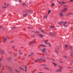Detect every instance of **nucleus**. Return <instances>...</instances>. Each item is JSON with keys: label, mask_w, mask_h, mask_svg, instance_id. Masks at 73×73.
<instances>
[{"label": "nucleus", "mask_w": 73, "mask_h": 73, "mask_svg": "<svg viewBox=\"0 0 73 73\" xmlns=\"http://www.w3.org/2000/svg\"><path fill=\"white\" fill-rule=\"evenodd\" d=\"M67 23V22H59L57 23L58 25H61L62 24H63L64 27L67 28L68 27V25H66V24Z\"/></svg>", "instance_id": "f257e3e1"}, {"label": "nucleus", "mask_w": 73, "mask_h": 73, "mask_svg": "<svg viewBox=\"0 0 73 73\" xmlns=\"http://www.w3.org/2000/svg\"><path fill=\"white\" fill-rule=\"evenodd\" d=\"M57 66H58V67H59V69H58L57 70H56V72H61V71H62V66H59V65H57Z\"/></svg>", "instance_id": "f03ea898"}, {"label": "nucleus", "mask_w": 73, "mask_h": 73, "mask_svg": "<svg viewBox=\"0 0 73 73\" xmlns=\"http://www.w3.org/2000/svg\"><path fill=\"white\" fill-rule=\"evenodd\" d=\"M67 9H68V8H64V9H63L61 11L62 12H66V11H67Z\"/></svg>", "instance_id": "7ed1b4c3"}, {"label": "nucleus", "mask_w": 73, "mask_h": 73, "mask_svg": "<svg viewBox=\"0 0 73 73\" xmlns=\"http://www.w3.org/2000/svg\"><path fill=\"white\" fill-rule=\"evenodd\" d=\"M47 41H48V40H44V42H45L46 44L47 45H48L49 46H51V45L49 43H47Z\"/></svg>", "instance_id": "20e7f679"}, {"label": "nucleus", "mask_w": 73, "mask_h": 73, "mask_svg": "<svg viewBox=\"0 0 73 73\" xmlns=\"http://www.w3.org/2000/svg\"><path fill=\"white\" fill-rule=\"evenodd\" d=\"M57 2H58V3L59 4H65L66 3L65 2H64V1H62V2L57 1Z\"/></svg>", "instance_id": "39448f33"}, {"label": "nucleus", "mask_w": 73, "mask_h": 73, "mask_svg": "<svg viewBox=\"0 0 73 73\" xmlns=\"http://www.w3.org/2000/svg\"><path fill=\"white\" fill-rule=\"evenodd\" d=\"M43 17L44 19H47V17H48V14H46V15H44L43 16Z\"/></svg>", "instance_id": "423d86ee"}, {"label": "nucleus", "mask_w": 73, "mask_h": 73, "mask_svg": "<svg viewBox=\"0 0 73 73\" xmlns=\"http://www.w3.org/2000/svg\"><path fill=\"white\" fill-rule=\"evenodd\" d=\"M38 35H39V37H44V35H42L40 34H38Z\"/></svg>", "instance_id": "0eeeda50"}, {"label": "nucleus", "mask_w": 73, "mask_h": 73, "mask_svg": "<svg viewBox=\"0 0 73 73\" xmlns=\"http://www.w3.org/2000/svg\"><path fill=\"white\" fill-rule=\"evenodd\" d=\"M59 15L60 17H62L63 16V14L62 13L59 12Z\"/></svg>", "instance_id": "6e6552de"}, {"label": "nucleus", "mask_w": 73, "mask_h": 73, "mask_svg": "<svg viewBox=\"0 0 73 73\" xmlns=\"http://www.w3.org/2000/svg\"><path fill=\"white\" fill-rule=\"evenodd\" d=\"M41 60V59H37V60H35V62H38V61H40Z\"/></svg>", "instance_id": "1a4fd4ad"}, {"label": "nucleus", "mask_w": 73, "mask_h": 73, "mask_svg": "<svg viewBox=\"0 0 73 73\" xmlns=\"http://www.w3.org/2000/svg\"><path fill=\"white\" fill-rule=\"evenodd\" d=\"M7 38H5L3 39V42H5L6 41V40H7Z\"/></svg>", "instance_id": "9d476101"}, {"label": "nucleus", "mask_w": 73, "mask_h": 73, "mask_svg": "<svg viewBox=\"0 0 73 73\" xmlns=\"http://www.w3.org/2000/svg\"><path fill=\"white\" fill-rule=\"evenodd\" d=\"M54 52H56V53L57 54V55H58H58H59V54H58V52H57V51L56 50H54Z\"/></svg>", "instance_id": "9b49d317"}, {"label": "nucleus", "mask_w": 73, "mask_h": 73, "mask_svg": "<svg viewBox=\"0 0 73 73\" xmlns=\"http://www.w3.org/2000/svg\"><path fill=\"white\" fill-rule=\"evenodd\" d=\"M0 52H1V54H3V53H4V50H1Z\"/></svg>", "instance_id": "f8f14e48"}, {"label": "nucleus", "mask_w": 73, "mask_h": 73, "mask_svg": "<svg viewBox=\"0 0 73 73\" xmlns=\"http://www.w3.org/2000/svg\"><path fill=\"white\" fill-rule=\"evenodd\" d=\"M68 47V45L66 44H65V48L66 49Z\"/></svg>", "instance_id": "ddd939ff"}, {"label": "nucleus", "mask_w": 73, "mask_h": 73, "mask_svg": "<svg viewBox=\"0 0 73 73\" xmlns=\"http://www.w3.org/2000/svg\"><path fill=\"white\" fill-rule=\"evenodd\" d=\"M46 50V49L45 48H43L42 50V52H45V50Z\"/></svg>", "instance_id": "4468645a"}, {"label": "nucleus", "mask_w": 73, "mask_h": 73, "mask_svg": "<svg viewBox=\"0 0 73 73\" xmlns=\"http://www.w3.org/2000/svg\"><path fill=\"white\" fill-rule=\"evenodd\" d=\"M72 15V13H68L66 14V16H68V15Z\"/></svg>", "instance_id": "2eb2a0df"}, {"label": "nucleus", "mask_w": 73, "mask_h": 73, "mask_svg": "<svg viewBox=\"0 0 73 73\" xmlns=\"http://www.w3.org/2000/svg\"><path fill=\"white\" fill-rule=\"evenodd\" d=\"M27 15H28V14H24L23 15V17H26V16H27Z\"/></svg>", "instance_id": "dca6fc26"}, {"label": "nucleus", "mask_w": 73, "mask_h": 73, "mask_svg": "<svg viewBox=\"0 0 73 73\" xmlns=\"http://www.w3.org/2000/svg\"><path fill=\"white\" fill-rule=\"evenodd\" d=\"M40 46H42V47H45V46H46V45L43 44H41Z\"/></svg>", "instance_id": "f3484780"}, {"label": "nucleus", "mask_w": 73, "mask_h": 73, "mask_svg": "<svg viewBox=\"0 0 73 73\" xmlns=\"http://www.w3.org/2000/svg\"><path fill=\"white\" fill-rule=\"evenodd\" d=\"M52 64H53L54 65H55V66H56L57 65V64L55 63H54V62H52Z\"/></svg>", "instance_id": "a211bd4d"}, {"label": "nucleus", "mask_w": 73, "mask_h": 73, "mask_svg": "<svg viewBox=\"0 0 73 73\" xmlns=\"http://www.w3.org/2000/svg\"><path fill=\"white\" fill-rule=\"evenodd\" d=\"M33 43H34V41H32L30 43L29 45H31V44H33Z\"/></svg>", "instance_id": "6ab92c4d"}, {"label": "nucleus", "mask_w": 73, "mask_h": 73, "mask_svg": "<svg viewBox=\"0 0 73 73\" xmlns=\"http://www.w3.org/2000/svg\"><path fill=\"white\" fill-rule=\"evenodd\" d=\"M63 57H64V58H65L66 59H67V58H68V57L65 55Z\"/></svg>", "instance_id": "aec40b11"}, {"label": "nucleus", "mask_w": 73, "mask_h": 73, "mask_svg": "<svg viewBox=\"0 0 73 73\" xmlns=\"http://www.w3.org/2000/svg\"><path fill=\"white\" fill-rule=\"evenodd\" d=\"M69 53L70 56H72L73 54H72V52H69Z\"/></svg>", "instance_id": "412c9836"}, {"label": "nucleus", "mask_w": 73, "mask_h": 73, "mask_svg": "<svg viewBox=\"0 0 73 73\" xmlns=\"http://www.w3.org/2000/svg\"><path fill=\"white\" fill-rule=\"evenodd\" d=\"M25 71L26 72H27V66H26L25 67Z\"/></svg>", "instance_id": "4be33fe9"}, {"label": "nucleus", "mask_w": 73, "mask_h": 73, "mask_svg": "<svg viewBox=\"0 0 73 73\" xmlns=\"http://www.w3.org/2000/svg\"><path fill=\"white\" fill-rule=\"evenodd\" d=\"M32 54H33V53H31V55H29V57H30V56H32Z\"/></svg>", "instance_id": "5701e85b"}, {"label": "nucleus", "mask_w": 73, "mask_h": 73, "mask_svg": "<svg viewBox=\"0 0 73 73\" xmlns=\"http://www.w3.org/2000/svg\"><path fill=\"white\" fill-rule=\"evenodd\" d=\"M44 69H47L48 70H49V69L47 67H44L43 68Z\"/></svg>", "instance_id": "b1692460"}, {"label": "nucleus", "mask_w": 73, "mask_h": 73, "mask_svg": "<svg viewBox=\"0 0 73 73\" xmlns=\"http://www.w3.org/2000/svg\"><path fill=\"white\" fill-rule=\"evenodd\" d=\"M63 6L64 7H65L66 8V7H68V6L67 5H63Z\"/></svg>", "instance_id": "393cba45"}, {"label": "nucleus", "mask_w": 73, "mask_h": 73, "mask_svg": "<svg viewBox=\"0 0 73 73\" xmlns=\"http://www.w3.org/2000/svg\"><path fill=\"white\" fill-rule=\"evenodd\" d=\"M23 5H25V6H26V5H27V4H26L25 3H23Z\"/></svg>", "instance_id": "a878e982"}, {"label": "nucleus", "mask_w": 73, "mask_h": 73, "mask_svg": "<svg viewBox=\"0 0 73 73\" xmlns=\"http://www.w3.org/2000/svg\"><path fill=\"white\" fill-rule=\"evenodd\" d=\"M34 33H40L39 32H38L37 31H36L35 32H33Z\"/></svg>", "instance_id": "bb28decb"}, {"label": "nucleus", "mask_w": 73, "mask_h": 73, "mask_svg": "<svg viewBox=\"0 0 73 73\" xmlns=\"http://www.w3.org/2000/svg\"><path fill=\"white\" fill-rule=\"evenodd\" d=\"M20 69H21V70H24V69H23V68L20 67L19 68Z\"/></svg>", "instance_id": "cd10ccee"}, {"label": "nucleus", "mask_w": 73, "mask_h": 73, "mask_svg": "<svg viewBox=\"0 0 73 73\" xmlns=\"http://www.w3.org/2000/svg\"><path fill=\"white\" fill-rule=\"evenodd\" d=\"M7 59H8V60H11V58L9 57V58H8Z\"/></svg>", "instance_id": "c85d7f7f"}, {"label": "nucleus", "mask_w": 73, "mask_h": 73, "mask_svg": "<svg viewBox=\"0 0 73 73\" xmlns=\"http://www.w3.org/2000/svg\"><path fill=\"white\" fill-rule=\"evenodd\" d=\"M9 69L10 70H12V68H11V67H9Z\"/></svg>", "instance_id": "c756f323"}, {"label": "nucleus", "mask_w": 73, "mask_h": 73, "mask_svg": "<svg viewBox=\"0 0 73 73\" xmlns=\"http://www.w3.org/2000/svg\"><path fill=\"white\" fill-rule=\"evenodd\" d=\"M50 13V10H49V11H48V15H49V13Z\"/></svg>", "instance_id": "7c9ffc66"}, {"label": "nucleus", "mask_w": 73, "mask_h": 73, "mask_svg": "<svg viewBox=\"0 0 73 73\" xmlns=\"http://www.w3.org/2000/svg\"><path fill=\"white\" fill-rule=\"evenodd\" d=\"M55 27L54 26H52L50 27V28H54Z\"/></svg>", "instance_id": "2f4dec72"}, {"label": "nucleus", "mask_w": 73, "mask_h": 73, "mask_svg": "<svg viewBox=\"0 0 73 73\" xmlns=\"http://www.w3.org/2000/svg\"><path fill=\"white\" fill-rule=\"evenodd\" d=\"M41 60H43L44 62H45L46 61V60H45V59H40Z\"/></svg>", "instance_id": "473e14b6"}, {"label": "nucleus", "mask_w": 73, "mask_h": 73, "mask_svg": "<svg viewBox=\"0 0 73 73\" xmlns=\"http://www.w3.org/2000/svg\"><path fill=\"white\" fill-rule=\"evenodd\" d=\"M41 65H43V66H46V65H45L44 64H41Z\"/></svg>", "instance_id": "72a5a7b5"}, {"label": "nucleus", "mask_w": 73, "mask_h": 73, "mask_svg": "<svg viewBox=\"0 0 73 73\" xmlns=\"http://www.w3.org/2000/svg\"><path fill=\"white\" fill-rule=\"evenodd\" d=\"M18 0L19 3H21V0Z\"/></svg>", "instance_id": "f704fd0d"}, {"label": "nucleus", "mask_w": 73, "mask_h": 73, "mask_svg": "<svg viewBox=\"0 0 73 73\" xmlns=\"http://www.w3.org/2000/svg\"><path fill=\"white\" fill-rule=\"evenodd\" d=\"M51 5H53V6L54 5V3H53Z\"/></svg>", "instance_id": "c9c22d12"}, {"label": "nucleus", "mask_w": 73, "mask_h": 73, "mask_svg": "<svg viewBox=\"0 0 73 73\" xmlns=\"http://www.w3.org/2000/svg\"><path fill=\"white\" fill-rule=\"evenodd\" d=\"M70 49H72V46H70Z\"/></svg>", "instance_id": "e433bc0d"}, {"label": "nucleus", "mask_w": 73, "mask_h": 73, "mask_svg": "<svg viewBox=\"0 0 73 73\" xmlns=\"http://www.w3.org/2000/svg\"><path fill=\"white\" fill-rule=\"evenodd\" d=\"M14 42V41L13 40L11 42V43H12Z\"/></svg>", "instance_id": "4c0bfd02"}, {"label": "nucleus", "mask_w": 73, "mask_h": 73, "mask_svg": "<svg viewBox=\"0 0 73 73\" xmlns=\"http://www.w3.org/2000/svg\"><path fill=\"white\" fill-rule=\"evenodd\" d=\"M68 69H71V68H72L70 67H68Z\"/></svg>", "instance_id": "58836bf2"}, {"label": "nucleus", "mask_w": 73, "mask_h": 73, "mask_svg": "<svg viewBox=\"0 0 73 73\" xmlns=\"http://www.w3.org/2000/svg\"><path fill=\"white\" fill-rule=\"evenodd\" d=\"M41 31L42 32H43L44 33H45V32L44 31H42V30H41Z\"/></svg>", "instance_id": "ea45409f"}, {"label": "nucleus", "mask_w": 73, "mask_h": 73, "mask_svg": "<svg viewBox=\"0 0 73 73\" xmlns=\"http://www.w3.org/2000/svg\"><path fill=\"white\" fill-rule=\"evenodd\" d=\"M73 0H70V2H73Z\"/></svg>", "instance_id": "a19ab883"}, {"label": "nucleus", "mask_w": 73, "mask_h": 73, "mask_svg": "<svg viewBox=\"0 0 73 73\" xmlns=\"http://www.w3.org/2000/svg\"><path fill=\"white\" fill-rule=\"evenodd\" d=\"M0 28H3V27L1 25H0Z\"/></svg>", "instance_id": "79ce46f5"}, {"label": "nucleus", "mask_w": 73, "mask_h": 73, "mask_svg": "<svg viewBox=\"0 0 73 73\" xmlns=\"http://www.w3.org/2000/svg\"><path fill=\"white\" fill-rule=\"evenodd\" d=\"M15 71L16 72H19V71L17 70H16Z\"/></svg>", "instance_id": "37998d69"}, {"label": "nucleus", "mask_w": 73, "mask_h": 73, "mask_svg": "<svg viewBox=\"0 0 73 73\" xmlns=\"http://www.w3.org/2000/svg\"><path fill=\"white\" fill-rule=\"evenodd\" d=\"M2 61V59L0 58V61Z\"/></svg>", "instance_id": "c03bdc74"}, {"label": "nucleus", "mask_w": 73, "mask_h": 73, "mask_svg": "<svg viewBox=\"0 0 73 73\" xmlns=\"http://www.w3.org/2000/svg\"><path fill=\"white\" fill-rule=\"evenodd\" d=\"M12 48L13 49V48H15V46H13L12 47Z\"/></svg>", "instance_id": "a18cd8bd"}, {"label": "nucleus", "mask_w": 73, "mask_h": 73, "mask_svg": "<svg viewBox=\"0 0 73 73\" xmlns=\"http://www.w3.org/2000/svg\"><path fill=\"white\" fill-rule=\"evenodd\" d=\"M51 33L52 35L54 34V33Z\"/></svg>", "instance_id": "49530a36"}, {"label": "nucleus", "mask_w": 73, "mask_h": 73, "mask_svg": "<svg viewBox=\"0 0 73 73\" xmlns=\"http://www.w3.org/2000/svg\"><path fill=\"white\" fill-rule=\"evenodd\" d=\"M20 54V55H21V54H22V53L21 52L19 53Z\"/></svg>", "instance_id": "de8ad7c7"}, {"label": "nucleus", "mask_w": 73, "mask_h": 73, "mask_svg": "<svg viewBox=\"0 0 73 73\" xmlns=\"http://www.w3.org/2000/svg\"><path fill=\"white\" fill-rule=\"evenodd\" d=\"M9 5V4H7V7H8Z\"/></svg>", "instance_id": "09e8293b"}, {"label": "nucleus", "mask_w": 73, "mask_h": 73, "mask_svg": "<svg viewBox=\"0 0 73 73\" xmlns=\"http://www.w3.org/2000/svg\"><path fill=\"white\" fill-rule=\"evenodd\" d=\"M59 62H60V63H62V62L60 61Z\"/></svg>", "instance_id": "8fccbe9b"}, {"label": "nucleus", "mask_w": 73, "mask_h": 73, "mask_svg": "<svg viewBox=\"0 0 73 73\" xmlns=\"http://www.w3.org/2000/svg\"><path fill=\"white\" fill-rule=\"evenodd\" d=\"M58 8H60V6H58Z\"/></svg>", "instance_id": "3c124183"}, {"label": "nucleus", "mask_w": 73, "mask_h": 73, "mask_svg": "<svg viewBox=\"0 0 73 73\" xmlns=\"http://www.w3.org/2000/svg\"><path fill=\"white\" fill-rule=\"evenodd\" d=\"M47 58V59H49V60L50 59V58Z\"/></svg>", "instance_id": "603ef678"}, {"label": "nucleus", "mask_w": 73, "mask_h": 73, "mask_svg": "<svg viewBox=\"0 0 73 73\" xmlns=\"http://www.w3.org/2000/svg\"><path fill=\"white\" fill-rule=\"evenodd\" d=\"M39 73H44L42 72H39Z\"/></svg>", "instance_id": "864d4df0"}, {"label": "nucleus", "mask_w": 73, "mask_h": 73, "mask_svg": "<svg viewBox=\"0 0 73 73\" xmlns=\"http://www.w3.org/2000/svg\"><path fill=\"white\" fill-rule=\"evenodd\" d=\"M4 4V5H6V3H5Z\"/></svg>", "instance_id": "5fc2aeb1"}, {"label": "nucleus", "mask_w": 73, "mask_h": 73, "mask_svg": "<svg viewBox=\"0 0 73 73\" xmlns=\"http://www.w3.org/2000/svg\"><path fill=\"white\" fill-rule=\"evenodd\" d=\"M7 8V7L6 6L5 7H4V8Z\"/></svg>", "instance_id": "6e6d98bb"}, {"label": "nucleus", "mask_w": 73, "mask_h": 73, "mask_svg": "<svg viewBox=\"0 0 73 73\" xmlns=\"http://www.w3.org/2000/svg\"><path fill=\"white\" fill-rule=\"evenodd\" d=\"M9 53H11L12 52H9Z\"/></svg>", "instance_id": "4d7b16f0"}, {"label": "nucleus", "mask_w": 73, "mask_h": 73, "mask_svg": "<svg viewBox=\"0 0 73 73\" xmlns=\"http://www.w3.org/2000/svg\"><path fill=\"white\" fill-rule=\"evenodd\" d=\"M15 56H17V54H16V55H15Z\"/></svg>", "instance_id": "13d9d810"}, {"label": "nucleus", "mask_w": 73, "mask_h": 73, "mask_svg": "<svg viewBox=\"0 0 73 73\" xmlns=\"http://www.w3.org/2000/svg\"><path fill=\"white\" fill-rule=\"evenodd\" d=\"M52 70L51 69H49V70Z\"/></svg>", "instance_id": "bf43d9fd"}, {"label": "nucleus", "mask_w": 73, "mask_h": 73, "mask_svg": "<svg viewBox=\"0 0 73 73\" xmlns=\"http://www.w3.org/2000/svg\"><path fill=\"white\" fill-rule=\"evenodd\" d=\"M40 29H41V28H39Z\"/></svg>", "instance_id": "052dcab7"}, {"label": "nucleus", "mask_w": 73, "mask_h": 73, "mask_svg": "<svg viewBox=\"0 0 73 73\" xmlns=\"http://www.w3.org/2000/svg\"><path fill=\"white\" fill-rule=\"evenodd\" d=\"M53 61H54V59H52Z\"/></svg>", "instance_id": "680f3d73"}, {"label": "nucleus", "mask_w": 73, "mask_h": 73, "mask_svg": "<svg viewBox=\"0 0 73 73\" xmlns=\"http://www.w3.org/2000/svg\"><path fill=\"white\" fill-rule=\"evenodd\" d=\"M2 8H4V7H3Z\"/></svg>", "instance_id": "e2e57ef3"}, {"label": "nucleus", "mask_w": 73, "mask_h": 73, "mask_svg": "<svg viewBox=\"0 0 73 73\" xmlns=\"http://www.w3.org/2000/svg\"><path fill=\"white\" fill-rule=\"evenodd\" d=\"M46 54H47V53H45Z\"/></svg>", "instance_id": "0e129e2a"}, {"label": "nucleus", "mask_w": 73, "mask_h": 73, "mask_svg": "<svg viewBox=\"0 0 73 73\" xmlns=\"http://www.w3.org/2000/svg\"><path fill=\"white\" fill-rule=\"evenodd\" d=\"M19 52H20V50H19Z\"/></svg>", "instance_id": "69168bd1"}, {"label": "nucleus", "mask_w": 73, "mask_h": 73, "mask_svg": "<svg viewBox=\"0 0 73 73\" xmlns=\"http://www.w3.org/2000/svg\"><path fill=\"white\" fill-rule=\"evenodd\" d=\"M69 24H70V22L68 23Z\"/></svg>", "instance_id": "338daca9"}, {"label": "nucleus", "mask_w": 73, "mask_h": 73, "mask_svg": "<svg viewBox=\"0 0 73 73\" xmlns=\"http://www.w3.org/2000/svg\"><path fill=\"white\" fill-rule=\"evenodd\" d=\"M13 28H15V27H13Z\"/></svg>", "instance_id": "774afa93"}]
</instances>
